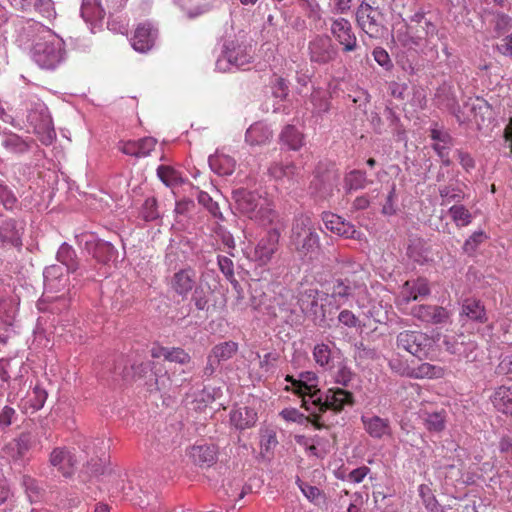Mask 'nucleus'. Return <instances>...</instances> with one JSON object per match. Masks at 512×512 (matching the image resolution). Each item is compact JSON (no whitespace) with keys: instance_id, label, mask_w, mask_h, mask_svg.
Wrapping results in <instances>:
<instances>
[{"instance_id":"obj_45","label":"nucleus","mask_w":512,"mask_h":512,"mask_svg":"<svg viewBox=\"0 0 512 512\" xmlns=\"http://www.w3.org/2000/svg\"><path fill=\"white\" fill-rule=\"evenodd\" d=\"M157 175L167 186H175L180 182L179 173L170 166H159L157 169Z\"/></svg>"},{"instance_id":"obj_4","label":"nucleus","mask_w":512,"mask_h":512,"mask_svg":"<svg viewBox=\"0 0 512 512\" xmlns=\"http://www.w3.org/2000/svg\"><path fill=\"white\" fill-rule=\"evenodd\" d=\"M357 25L371 38L385 31V13L376 0H363L356 10Z\"/></svg>"},{"instance_id":"obj_41","label":"nucleus","mask_w":512,"mask_h":512,"mask_svg":"<svg viewBox=\"0 0 512 512\" xmlns=\"http://www.w3.org/2000/svg\"><path fill=\"white\" fill-rule=\"evenodd\" d=\"M297 484L304 496L313 504L320 505L325 502V494L316 486H312L301 480H297Z\"/></svg>"},{"instance_id":"obj_33","label":"nucleus","mask_w":512,"mask_h":512,"mask_svg":"<svg viewBox=\"0 0 512 512\" xmlns=\"http://www.w3.org/2000/svg\"><path fill=\"white\" fill-rule=\"evenodd\" d=\"M35 444V436L29 432L21 433L18 438L11 443L12 449L16 451L15 454L12 455V458L15 460L22 459Z\"/></svg>"},{"instance_id":"obj_27","label":"nucleus","mask_w":512,"mask_h":512,"mask_svg":"<svg viewBox=\"0 0 512 512\" xmlns=\"http://www.w3.org/2000/svg\"><path fill=\"white\" fill-rule=\"evenodd\" d=\"M491 402L498 411L512 416V387L503 385L496 388Z\"/></svg>"},{"instance_id":"obj_16","label":"nucleus","mask_w":512,"mask_h":512,"mask_svg":"<svg viewBox=\"0 0 512 512\" xmlns=\"http://www.w3.org/2000/svg\"><path fill=\"white\" fill-rule=\"evenodd\" d=\"M268 171L275 181L289 187L299 183L301 179L300 169L293 162H274Z\"/></svg>"},{"instance_id":"obj_43","label":"nucleus","mask_w":512,"mask_h":512,"mask_svg":"<svg viewBox=\"0 0 512 512\" xmlns=\"http://www.w3.org/2000/svg\"><path fill=\"white\" fill-rule=\"evenodd\" d=\"M2 144L7 150L13 153H24L30 148L28 142L23 140L17 134L7 135Z\"/></svg>"},{"instance_id":"obj_5","label":"nucleus","mask_w":512,"mask_h":512,"mask_svg":"<svg viewBox=\"0 0 512 512\" xmlns=\"http://www.w3.org/2000/svg\"><path fill=\"white\" fill-rule=\"evenodd\" d=\"M436 34V25L425 17L423 11H418L410 17V22L405 26V33L397 32V38L403 46L412 47L419 46L422 41Z\"/></svg>"},{"instance_id":"obj_39","label":"nucleus","mask_w":512,"mask_h":512,"mask_svg":"<svg viewBox=\"0 0 512 512\" xmlns=\"http://www.w3.org/2000/svg\"><path fill=\"white\" fill-rule=\"evenodd\" d=\"M57 259L64 264L70 272H75L78 269L75 250L66 243L62 244L58 249Z\"/></svg>"},{"instance_id":"obj_8","label":"nucleus","mask_w":512,"mask_h":512,"mask_svg":"<svg viewBox=\"0 0 512 512\" xmlns=\"http://www.w3.org/2000/svg\"><path fill=\"white\" fill-rule=\"evenodd\" d=\"M397 348L403 349L419 359L426 357L432 345V339L423 332L405 330L396 338Z\"/></svg>"},{"instance_id":"obj_40","label":"nucleus","mask_w":512,"mask_h":512,"mask_svg":"<svg viewBox=\"0 0 512 512\" xmlns=\"http://www.w3.org/2000/svg\"><path fill=\"white\" fill-rule=\"evenodd\" d=\"M281 140L292 150L303 146V135L294 126H286L281 133Z\"/></svg>"},{"instance_id":"obj_44","label":"nucleus","mask_w":512,"mask_h":512,"mask_svg":"<svg viewBox=\"0 0 512 512\" xmlns=\"http://www.w3.org/2000/svg\"><path fill=\"white\" fill-rule=\"evenodd\" d=\"M346 185L351 190L364 189L370 182L367 179L366 172L361 170L351 171L345 178Z\"/></svg>"},{"instance_id":"obj_49","label":"nucleus","mask_w":512,"mask_h":512,"mask_svg":"<svg viewBox=\"0 0 512 512\" xmlns=\"http://www.w3.org/2000/svg\"><path fill=\"white\" fill-rule=\"evenodd\" d=\"M141 214L145 221H152L159 217L157 201L154 197L147 198L144 201Z\"/></svg>"},{"instance_id":"obj_38","label":"nucleus","mask_w":512,"mask_h":512,"mask_svg":"<svg viewBox=\"0 0 512 512\" xmlns=\"http://www.w3.org/2000/svg\"><path fill=\"white\" fill-rule=\"evenodd\" d=\"M81 15L86 21L102 20L105 10L96 0H84L81 6Z\"/></svg>"},{"instance_id":"obj_62","label":"nucleus","mask_w":512,"mask_h":512,"mask_svg":"<svg viewBox=\"0 0 512 512\" xmlns=\"http://www.w3.org/2000/svg\"><path fill=\"white\" fill-rule=\"evenodd\" d=\"M280 416L285 419L286 421H292V422H301L303 419V414H301L297 409L295 408H286L283 409L280 412Z\"/></svg>"},{"instance_id":"obj_35","label":"nucleus","mask_w":512,"mask_h":512,"mask_svg":"<svg viewBox=\"0 0 512 512\" xmlns=\"http://www.w3.org/2000/svg\"><path fill=\"white\" fill-rule=\"evenodd\" d=\"M238 351V343L225 341L215 345L210 354L215 358L217 364L231 359Z\"/></svg>"},{"instance_id":"obj_25","label":"nucleus","mask_w":512,"mask_h":512,"mask_svg":"<svg viewBox=\"0 0 512 512\" xmlns=\"http://www.w3.org/2000/svg\"><path fill=\"white\" fill-rule=\"evenodd\" d=\"M227 61L239 69H246L253 60V50L251 46H237L228 49L225 53Z\"/></svg>"},{"instance_id":"obj_42","label":"nucleus","mask_w":512,"mask_h":512,"mask_svg":"<svg viewBox=\"0 0 512 512\" xmlns=\"http://www.w3.org/2000/svg\"><path fill=\"white\" fill-rule=\"evenodd\" d=\"M449 214L457 227L467 226L472 221V214L463 205H453Z\"/></svg>"},{"instance_id":"obj_57","label":"nucleus","mask_w":512,"mask_h":512,"mask_svg":"<svg viewBox=\"0 0 512 512\" xmlns=\"http://www.w3.org/2000/svg\"><path fill=\"white\" fill-rule=\"evenodd\" d=\"M374 60L382 67L389 69L392 66L388 52L382 47H376L373 50Z\"/></svg>"},{"instance_id":"obj_1","label":"nucleus","mask_w":512,"mask_h":512,"mask_svg":"<svg viewBox=\"0 0 512 512\" xmlns=\"http://www.w3.org/2000/svg\"><path fill=\"white\" fill-rule=\"evenodd\" d=\"M290 242L301 257H312L320 248L316 222L305 214L295 217Z\"/></svg>"},{"instance_id":"obj_17","label":"nucleus","mask_w":512,"mask_h":512,"mask_svg":"<svg viewBox=\"0 0 512 512\" xmlns=\"http://www.w3.org/2000/svg\"><path fill=\"white\" fill-rule=\"evenodd\" d=\"M322 220L324 222L326 229L339 236L357 240L361 238V232L356 230L354 225H352L349 222H346L344 219H342L340 216L336 214L324 212L322 214Z\"/></svg>"},{"instance_id":"obj_59","label":"nucleus","mask_w":512,"mask_h":512,"mask_svg":"<svg viewBox=\"0 0 512 512\" xmlns=\"http://www.w3.org/2000/svg\"><path fill=\"white\" fill-rule=\"evenodd\" d=\"M395 199H396V189L395 185L392 186L391 191L389 192L386 202L382 207V213L385 215H393L396 212L395 207Z\"/></svg>"},{"instance_id":"obj_19","label":"nucleus","mask_w":512,"mask_h":512,"mask_svg":"<svg viewBox=\"0 0 512 512\" xmlns=\"http://www.w3.org/2000/svg\"><path fill=\"white\" fill-rule=\"evenodd\" d=\"M156 30L149 22L138 24L131 38L132 47L138 52L150 50L155 42Z\"/></svg>"},{"instance_id":"obj_37","label":"nucleus","mask_w":512,"mask_h":512,"mask_svg":"<svg viewBox=\"0 0 512 512\" xmlns=\"http://www.w3.org/2000/svg\"><path fill=\"white\" fill-rule=\"evenodd\" d=\"M462 314L469 319L479 322L486 320V313L484 306L480 301L475 299H466L462 305Z\"/></svg>"},{"instance_id":"obj_10","label":"nucleus","mask_w":512,"mask_h":512,"mask_svg":"<svg viewBox=\"0 0 512 512\" xmlns=\"http://www.w3.org/2000/svg\"><path fill=\"white\" fill-rule=\"evenodd\" d=\"M48 462L61 476L70 478L76 470V456L72 449L66 446L54 447L49 453Z\"/></svg>"},{"instance_id":"obj_47","label":"nucleus","mask_w":512,"mask_h":512,"mask_svg":"<svg viewBox=\"0 0 512 512\" xmlns=\"http://www.w3.org/2000/svg\"><path fill=\"white\" fill-rule=\"evenodd\" d=\"M313 358L319 366H328L332 359L330 347L324 343L317 344L313 349Z\"/></svg>"},{"instance_id":"obj_24","label":"nucleus","mask_w":512,"mask_h":512,"mask_svg":"<svg viewBox=\"0 0 512 512\" xmlns=\"http://www.w3.org/2000/svg\"><path fill=\"white\" fill-rule=\"evenodd\" d=\"M86 248L89 253L101 263H107L115 256L116 253L114 246L103 240L92 239L86 241Z\"/></svg>"},{"instance_id":"obj_3","label":"nucleus","mask_w":512,"mask_h":512,"mask_svg":"<svg viewBox=\"0 0 512 512\" xmlns=\"http://www.w3.org/2000/svg\"><path fill=\"white\" fill-rule=\"evenodd\" d=\"M353 404V394L347 390L341 388H331L323 399L320 395V392L313 398H309V406L311 407V413L309 416V421L315 426L317 429H321L324 427L322 423H320V415L316 413L325 412L327 410H333L334 412H340L345 405Z\"/></svg>"},{"instance_id":"obj_46","label":"nucleus","mask_w":512,"mask_h":512,"mask_svg":"<svg viewBox=\"0 0 512 512\" xmlns=\"http://www.w3.org/2000/svg\"><path fill=\"white\" fill-rule=\"evenodd\" d=\"M297 3L307 18L313 21L320 20L321 8L317 0H297Z\"/></svg>"},{"instance_id":"obj_28","label":"nucleus","mask_w":512,"mask_h":512,"mask_svg":"<svg viewBox=\"0 0 512 512\" xmlns=\"http://www.w3.org/2000/svg\"><path fill=\"white\" fill-rule=\"evenodd\" d=\"M420 417L424 422L425 428L429 432L440 433L446 427L447 413L444 409L431 412L421 410Z\"/></svg>"},{"instance_id":"obj_26","label":"nucleus","mask_w":512,"mask_h":512,"mask_svg":"<svg viewBox=\"0 0 512 512\" xmlns=\"http://www.w3.org/2000/svg\"><path fill=\"white\" fill-rule=\"evenodd\" d=\"M216 448L210 444H195L190 448L189 455L193 462L199 466H210L216 460Z\"/></svg>"},{"instance_id":"obj_11","label":"nucleus","mask_w":512,"mask_h":512,"mask_svg":"<svg viewBox=\"0 0 512 512\" xmlns=\"http://www.w3.org/2000/svg\"><path fill=\"white\" fill-rule=\"evenodd\" d=\"M309 58L317 64H327L337 57V48L329 36L316 35L308 44Z\"/></svg>"},{"instance_id":"obj_52","label":"nucleus","mask_w":512,"mask_h":512,"mask_svg":"<svg viewBox=\"0 0 512 512\" xmlns=\"http://www.w3.org/2000/svg\"><path fill=\"white\" fill-rule=\"evenodd\" d=\"M219 267L222 273L230 279L231 283L233 284L234 288L237 289L240 287L237 280L233 279L234 277V270H233V263L232 261L227 257H221L219 258Z\"/></svg>"},{"instance_id":"obj_6","label":"nucleus","mask_w":512,"mask_h":512,"mask_svg":"<svg viewBox=\"0 0 512 512\" xmlns=\"http://www.w3.org/2000/svg\"><path fill=\"white\" fill-rule=\"evenodd\" d=\"M64 43L62 39L48 32L33 47V56L37 64L45 69L55 68L63 59Z\"/></svg>"},{"instance_id":"obj_20","label":"nucleus","mask_w":512,"mask_h":512,"mask_svg":"<svg viewBox=\"0 0 512 512\" xmlns=\"http://www.w3.org/2000/svg\"><path fill=\"white\" fill-rule=\"evenodd\" d=\"M364 430L374 439H382L392 435V427L390 421L380 416H362Z\"/></svg>"},{"instance_id":"obj_22","label":"nucleus","mask_w":512,"mask_h":512,"mask_svg":"<svg viewBox=\"0 0 512 512\" xmlns=\"http://www.w3.org/2000/svg\"><path fill=\"white\" fill-rule=\"evenodd\" d=\"M364 290L361 286H350L342 280H337L328 298L333 300L336 304V308L349 303L350 299L354 298L356 291L361 292Z\"/></svg>"},{"instance_id":"obj_48","label":"nucleus","mask_w":512,"mask_h":512,"mask_svg":"<svg viewBox=\"0 0 512 512\" xmlns=\"http://www.w3.org/2000/svg\"><path fill=\"white\" fill-rule=\"evenodd\" d=\"M310 100L317 113H325L330 109V101L326 94L320 89H314L311 93Z\"/></svg>"},{"instance_id":"obj_63","label":"nucleus","mask_w":512,"mask_h":512,"mask_svg":"<svg viewBox=\"0 0 512 512\" xmlns=\"http://www.w3.org/2000/svg\"><path fill=\"white\" fill-rule=\"evenodd\" d=\"M119 149L126 155L139 157V150L137 147V140H129L122 142Z\"/></svg>"},{"instance_id":"obj_14","label":"nucleus","mask_w":512,"mask_h":512,"mask_svg":"<svg viewBox=\"0 0 512 512\" xmlns=\"http://www.w3.org/2000/svg\"><path fill=\"white\" fill-rule=\"evenodd\" d=\"M280 234L277 230H269L264 237L257 243L254 252L253 260L260 266L267 265L276 251L278 250Z\"/></svg>"},{"instance_id":"obj_32","label":"nucleus","mask_w":512,"mask_h":512,"mask_svg":"<svg viewBox=\"0 0 512 512\" xmlns=\"http://www.w3.org/2000/svg\"><path fill=\"white\" fill-rule=\"evenodd\" d=\"M270 138L271 132L267 127L260 123L251 125L245 134V140L251 146L265 144Z\"/></svg>"},{"instance_id":"obj_7","label":"nucleus","mask_w":512,"mask_h":512,"mask_svg":"<svg viewBox=\"0 0 512 512\" xmlns=\"http://www.w3.org/2000/svg\"><path fill=\"white\" fill-rule=\"evenodd\" d=\"M443 344L447 352L467 363L475 362L478 358V344L471 334L460 333L454 336H445Z\"/></svg>"},{"instance_id":"obj_56","label":"nucleus","mask_w":512,"mask_h":512,"mask_svg":"<svg viewBox=\"0 0 512 512\" xmlns=\"http://www.w3.org/2000/svg\"><path fill=\"white\" fill-rule=\"evenodd\" d=\"M485 234L482 231L473 233L464 243L463 249L470 253L476 250L477 246L483 242Z\"/></svg>"},{"instance_id":"obj_30","label":"nucleus","mask_w":512,"mask_h":512,"mask_svg":"<svg viewBox=\"0 0 512 512\" xmlns=\"http://www.w3.org/2000/svg\"><path fill=\"white\" fill-rule=\"evenodd\" d=\"M445 375V369L441 366L430 364L427 362L419 364L409 372V376L416 379H438Z\"/></svg>"},{"instance_id":"obj_51","label":"nucleus","mask_w":512,"mask_h":512,"mask_svg":"<svg viewBox=\"0 0 512 512\" xmlns=\"http://www.w3.org/2000/svg\"><path fill=\"white\" fill-rule=\"evenodd\" d=\"M197 198H198V202L201 205H203L204 207H206L207 210L213 216L218 217L221 215L218 203L213 201V199L211 198V196L208 193H206L204 191H200Z\"/></svg>"},{"instance_id":"obj_21","label":"nucleus","mask_w":512,"mask_h":512,"mask_svg":"<svg viewBox=\"0 0 512 512\" xmlns=\"http://www.w3.org/2000/svg\"><path fill=\"white\" fill-rule=\"evenodd\" d=\"M151 356L153 358H163L164 360L175 362L181 365H188L191 363V356L183 348L180 347H163L154 346L151 349Z\"/></svg>"},{"instance_id":"obj_60","label":"nucleus","mask_w":512,"mask_h":512,"mask_svg":"<svg viewBox=\"0 0 512 512\" xmlns=\"http://www.w3.org/2000/svg\"><path fill=\"white\" fill-rule=\"evenodd\" d=\"M369 472L370 469L367 466L358 467L348 474V480L355 484L361 483Z\"/></svg>"},{"instance_id":"obj_18","label":"nucleus","mask_w":512,"mask_h":512,"mask_svg":"<svg viewBox=\"0 0 512 512\" xmlns=\"http://www.w3.org/2000/svg\"><path fill=\"white\" fill-rule=\"evenodd\" d=\"M195 286L196 271L191 267L180 269L171 278L172 290L183 299L188 296Z\"/></svg>"},{"instance_id":"obj_23","label":"nucleus","mask_w":512,"mask_h":512,"mask_svg":"<svg viewBox=\"0 0 512 512\" xmlns=\"http://www.w3.org/2000/svg\"><path fill=\"white\" fill-rule=\"evenodd\" d=\"M285 381L290 382L293 386V392L302 398V407L307 411L311 410L309 398L315 397L320 392L317 385L308 384L305 380H297L291 375H287Z\"/></svg>"},{"instance_id":"obj_12","label":"nucleus","mask_w":512,"mask_h":512,"mask_svg":"<svg viewBox=\"0 0 512 512\" xmlns=\"http://www.w3.org/2000/svg\"><path fill=\"white\" fill-rule=\"evenodd\" d=\"M330 31L335 40L342 46L344 53L353 52L358 48L357 37L349 20L342 17L332 19Z\"/></svg>"},{"instance_id":"obj_54","label":"nucleus","mask_w":512,"mask_h":512,"mask_svg":"<svg viewBox=\"0 0 512 512\" xmlns=\"http://www.w3.org/2000/svg\"><path fill=\"white\" fill-rule=\"evenodd\" d=\"M157 140L153 137H145L137 140V147L139 150V157H146L151 151L155 149Z\"/></svg>"},{"instance_id":"obj_34","label":"nucleus","mask_w":512,"mask_h":512,"mask_svg":"<svg viewBox=\"0 0 512 512\" xmlns=\"http://www.w3.org/2000/svg\"><path fill=\"white\" fill-rule=\"evenodd\" d=\"M230 419L236 428L244 430L255 424L256 413L252 409L244 407L233 411Z\"/></svg>"},{"instance_id":"obj_53","label":"nucleus","mask_w":512,"mask_h":512,"mask_svg":"<svg viewBox=\"0 0 512 512\" xmlns=\"http://www.w3.org/2000/svg\"><path fill=\"white\" fill-rule=\"evenodd\" d=\"M17 413L16 410L11 406H4L0 411V429L4 430L8 428L15 419Z\"/></svg>"},{"instance_id":"obj_58","label":"nucleus","mask_w":512,"mask_h":512,"mask_svg":"<svg viewBox=\"0 0 512 512\" xmlns=\"http://www.w3.org/2000/svg\"><path fill=\"white\" fill-rule=\"evenodd\" d=\"M45 0H10L13 7L18 10L28 12L32 9H37L38 4H43Z\"/></svg>"},{"instance_id":"obj_55","label":"nucleus","mask_w":512,"mask_h":512,"mask_svg":"<svg viewBox=\"0 0 512 512\" xmlns=\"http://www.w3.org/2000/svg\"><path fill=\"white\" fill-rule=\"evenodd\" d=\"M338 321L349 328H355L359 325V319L355 316L353 312L347 309L342 310L339 313Z\"/></svg>"},{"instance_id":"obj_31","label":"nucleus","mask_w":512,"mask_h":512,"mask_svg":"<svg viewBox=\"0 0 512 512\" xmlns=\"http://www.w3.org/2000/svg\"><path fill=\"white\" fill-rule=\"evenodd\" d=\"M0 238L15 247H20L21 234L17 229V222L14 219H6L0 225Z\"/></svg>"},{"instance_id":"obj_15","label":"nucleus","mask_w":512,"mask_h":512,"mask_svg":"<svg viewBox=\"0 0 512 512\" xmlns=\"http://www.w3.org/2000/svg\"><path fill=\"white\" fill-rule=\"evenodd\" d=\"M411 315L426 324H445L450 319L449 311L438 305H417L411 310Z\"/></svg>"},{"instance_id":"obj_9","label":"nucleus","mask_w":512,"mask_h":512,"mask_svg":"<svg viewBox=\"0 0 512 512\" xmlns=\"http://www.w3.org/2000/svg\"><path fill=\"white\" fill-rule=\"evenodd\" d=\"M27 120L33 127V132L37 135L42 144H52L56 138V132L53 126L52 118L46 108L31 111L27 117Z\"/></svg>"},{"instance_id":"obj_29","label":"nucleus","mask_w":512,"mask_h":512,"mask_svg":"<svg viewBox=\"0 0 512 512\" xmlns=\"http://www.w3.org/2000/svg\"><path fill=\"white\" fill-rule=\"evenodd\" d=\"M70 300L65 293L59 296H50L48 292L43 295L42 301L39 303V309L54 314H61L69 308Z\"/></svg>"},{"instance_id":"obj_61","label":"nucleus","mask_w":512,"mask_h":512,"mask_svg":"<svg viewBox=\"0 0 512 512\" xmlns=\"http://www.w3.org/2000/svg\"><path fill=\"white\" fill-rule=\"evenodd\" d=\"M273 89V94L277 98L284 99L288 95V86L285 79L281 77L276 78Z\"/></svg>"},{"instance_id":"obj_50","label":"nucleus","mask_w":512,"mask_h":512,"mask_svg":"<svg viewBox=\"0 0 512 512\" xmlns=\"http://www.w3.org/2000/svg\"><path fill=\"white\" fill-rule=\"evenodd\" d=\"M317 291L315 289L305 290L300 294L298 303L302 311L312 309L317 304Z\"/></svg>"},{"instance_id":"obj_36","label":"nucleus","mask_w":512,"mask_h":512,"mask_svg":"<svg viewBox=\"0 0 512 512\" xmlns=\"http://www.w3.org/2000/svg\"><path fill=\"white\" fill-rule=\"evenodd\" d=\"M211 168L219 175H231L235 170V161L226 155H216L209 158Z\"/></svg>"},{"instance_id":"obj_2","label":"nucleus","mask_w":512,"mask_h":512,"mask_svg":"<svg viewBox=\"0 0 512 512\" xmlns=\"http://www.w3.org/2000/svg\"><path fill=\"white\" fill-rule=\"evenodd\" d=\"M234 199L239 212L250 219L256 220L261 224L273 221L275 212L271 208L270 202L258 193L239 189L234 192Z\"/></svg>"},{"instance_id":"obj_13","label":"nucleus","mask_w":512,"mask_h":512,"mask_svg":"<svg viewBox=\"0 0 512 512\" xmlns=\"http://www.w3.org/2000/svg\"><path fill=\"white\" fill-rule=\"evenodd\" d=\"M431 292L429 281L426 278H417L406 281L396 299V305L401 307L409 304L411 301H417L427 297Z\"/></svg>"},{"instance_id":"obj_64","label":"nucleus","mask_w":512,"mask_h":512,"mask_svg":"<svg viewBox=\"0 0 512 512\" xmlns=\"http://www.w3.org/2000/svg\"><path fill=\"white\" fill-rule=\"evenodd\" d=\"M497 48L501 54L512 56V32L501 40Z\"/></svg>"}]
</instances>
